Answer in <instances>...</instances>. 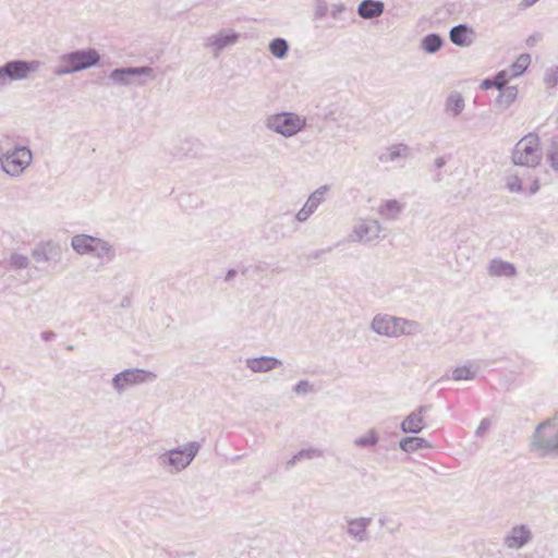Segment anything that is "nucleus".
<instances>
[{
    "label": "nucleus",
    "mask_w": 558,
    "mask_h": 558,
    "mask_svg": "<svg viewBox=\"0 0 558 558\" xmlns=\"http://www.w3.org/2000/svg\"><path fill=\"white\" fill-rule=\"evenodd\" d=\"M156 379L157 374L151 371L144 368H126L113 376L112 387L118 395H122L126 389L133 386L153 383Z\"/></svg>",
    "instance_id": "nucleus-9"
},
{
    "label": "nucleus",
    "mask_w": 558,
    "mask_h": 558,
    "mask_svg": "<svg viewBox=\"0 0 558 558\" xmlns=\"http://www.w3.org/2000/svg\"><path fill=\"white\" fill-rule=\"evenodd\" d=\"M100 56L96 49L75 50L59 57L53 73L58 76L80 72L98 64Z\"/></svg>",
    "instance_id": "nucleus-4"
},
{
    "label": "nucleus",
    "mask_w": 558,
    "mask_h": 558,
    "mask_svg": "<svg viewBox=\"0 0 558 558\" xmlns=\"http://www.w3.org/2000/svg\"><path fill=\"white\" fill-rule=\"evenodd\" d=\"M239 39L240 34L238 32L232 28H222L207 36L203 46L214 58H218L225 49L234 46Z\"/></svg>",
    "instance_id": "nucleus-12"
},
{
    "label": "nucleus",
    "mask_w": 558,
    "mask_h": 558,
    "mask_svg": "<svg viewBox=\"0 0 558 558\" xmlns=\"http://www.w3.org/2000/svg\"><path fill=\"white\" fill-rule=\"evenodd\" d=\"M518 96V88L515 86H507L501 89L500 101L506 107L510 106Z\"/></svg>",
    "instance_id": "nucleus-37"
},
{
    "label": "nucleus",
    "mask_w": 558,
    "mask_h": 558,
    "mask_svg": "<svg viewBox=\"0 0 558 558\" xmlns=\"http://www.w3.org/2000/svg\"><path fill=\"white\" fill-rule=\"evenodd\" d=\"M476 369L471 366L463 365L456 367L452 372V378L454 380H472L475 377Z\"/></svg>",
    "instance_id": "nucleus-35"
},
{
    "label": "nucleus",
    "mask_w": 558,
    "mask_h": 558,
    "mask_svg": "<svg viewBox=\"0 0 558 558\" xmlns=\"http://www.w3.org/2000/svg\"><path fill=\"white\" fill-rule=\"evenodd\" d=\"M235 275H236V271H235L234 269H230V270L227 272V275H226V277H225V280H226V281H230V280H232V279L235 277Z\"/></svg>",
    "instance_id": "nucleus-50"
},
{
    "label": "nucleus",
    "mask_w": 558,
    "mask_h": 558,
    "mask_svg": "<svg viewBox=\"0 0 558 558\" xmlns=\"http://www.w3.org/2000/svg\"><path fill=\"white\" fill-rule=\"evenodd\" d=\"M469 32L470 29L466 25H457L450 29V40L457 46H466L469 45V41L466 39V35Z\"/></svg>",
    "instance_id": "nucleus-29"
},
{
    "label": "nucleus",
    "mask_w": 558,
    "mask_h": 558,
    "mask_svg": "<svg viewBox=\"0 0 558 558\" xmlns=\"http://www.w3.org/2000/svg\"><path fill=\"white\" fill-rule=\"evenodd\" d=\"M544 82L548 88L558 84V66H551L546 71Z\"/></svg>",
    "instance_id": "nucleus-41"
},
{
    "label": "nucleus",
    "mask_w": 558,
    "mask_h": 558,
    "mask_svg": "<svg viewBox=\"0 0 558 558\" xmlns=\"http://www.w3.org/2000/svg\"><path fill=\"white\" fill-rule=\"evenodd\" d=\"M53 336H54V333H53L52 331L44 332V333L41 335L43 339H44V340H46V341H48V340H49L51 337H53Z\"/></svg>",
    "instance_id": "nucleus-51"
},
{
    "label": "nucleus",
    "mask_w": 558,
    "mask_h": 558,
    "mask_svg": "<svg viewBox=\"0 0 558 558\" xmlns=\"http://www.w3.org/2000/svg\"><path fill=\"white\" fill-rule=\"evenodd\" d=\"M506 83H507V73L505 71L498 73L497 76L495 77L494 86H496L498 89L501 90L502 88H505Z\"/></svg>",
    "instance_id": "nucleus-43"
},
{
    "label": "nucleus",
    "mask_w": 558,
    "mask_h": 558,
    "mask_svg": "<svg viewBox=\"0 0 558 558\" xmlns=\"http://www.w3.org/2000/svg\"><path fill=\"white\" fill-rule=\"evenodd\" d=\"M348 536L357 542L363 543L368 541V527L372 524V518L357 517V518H345Z\"/></svg>",
    "instance_id": "nucleus-14"
},
{
    "label": "nucleus",
    "mask_w": 558,
    "mask_h": 558,
    "mask_svg": "<svg viewBox=\"0 0 558 558\" xmlns=\"http://www.w3.org/2000/svg\"><path fill=\"white\" fill-rule=\"evenodd\" d=\"M369 329L379 337L390 339L421 332V326L417 322L387 313L375 314L369 323Z\"/></svg>",
    "instance_id": "nucleus-1"
},
{
    "label": "nucleus",
    "mask_w": 558,
    "mask_h": 558,
    "mask_svg": "<svg viewBox=\"0 0 558 558\" xmlns=\"http://www.w3.org/2000/svg\"><path fill=\"white\" fill-rule=\"evenodd\" d=\"M313 19L315 21L324 20L329 12V7L326 0H313Z\"/></svg>",
    "instance_id": "nucleus-36"
},
{
    "label": "nucleus",
    "mask_w": 558,
    "mask_h": 558,
    "mask_svg": "<svg viewBox=\"0 0 558 558\" xmlns=\"http://www.w3.org/2000/svg\"><path fill=\"white\" fill-rule=\"evenodd\" d=\"M429 410L428 405H421L402 421L400 428L407 434H417L425 427L424 415Z\"/></svg>",
    "instance_id": "nucleus-16"
},
{
    "label": "nucleus",
    "mask_w": 558,
    "mask_h": 558,
    "mask_svg": "<svg viewBox=\"0 0 558 558\" xmlns=\"http://www.w3.org/2000/svg\"><path fill=\"white\" fill-rule=\"evenodd\" d=\"M378 523L381 527H385L391 534L399 532L401 527L400 522L388 515L380 517L378 519Z\"/></svg>",
    "instance_id": "nucleus-38"
},
{
    "label": "nucleus",
    "mask_w": 558,
    "mask_h": 558,
    "mask_svg": "<svg viewBox=\"0 0 558 558\" xmlns=\"http://www.w3.org/2000/svg\"><path fill=\"white\" fill-rule=\"evenodd\" d=\"M489 426H490V421L488 418L482 420V422L480 423V425L475 432V435L483 436L487 432Z\"/></svg>",
    "instance_id": "nucleus-44"
},
{
    "label": "nucleus",
    "mask_w": 558,
    "mask_h": 558,
    "mask_svg": "<svg viewBox=\"0 0 558 558\" xmlns=\"http://www.w3.org/2000/svg\"><path fill=\"white\" fill-rule=\"evenodd\" d=\"M328 187L323 185L315 190L305 202L304 206L296 213L295 219L299 222H305L318 208V206L324 202L325 194L327 193Z\"/></svg>",
    "instance_id": "nucleus-15"
},
{
    "label": "nucleus",
    "mask_w": 558,
    "mask_h": 558,
    "mask_svg": "<svg viewBox=\"0 0 558 558\" xmlns=\"http://www.w3.org/2000/svg\"><path fill=\"white\" fill-rule=\"evenodd\" d=\"M60 255V248L58 244L53 242H46L39 244L32 251V256L37 263H47L56 259Z\"/></svg>",
    "instance_id": "nucleus-19"
},
{
    "label": "nucleus",
    "mask_w": 558,
    "mask_h": 558,
    "mask_svg": "<svg viewBox=\"0 0 558 558\" xmlns=\"http://www.w3.org/2000/svg\"><path fill=\"white\" fill-rule=\"evenodd\" d=\"M385 5L378 0H363L357 7V14L364 20H372L384 13Z\"/></svg>",
    "instance_id": "nucleus-20"
},
{
    "label": "nucleus",
    "mask_w": 558,
    "mask_h": 558,
    "mask_svg": "<svg viewBox=\"0 0 558 558\" xmlns=\"http://www.w3.org/2000/svg\"><path fill=\"white\" fill-rule=\"evenodd\" d=\"M282 362L275 356H257L245 360V366L253 373H267L281 365Z\"/></svg>",
    "instance_id": "nucleus-17"
},
{
    "label": "nucleus",
    "mask_w": 558,
    "mask_h": 558,
    "mask_svg": "<svg viewBox=\"0 0 558 558\" xmlns=\"http://www.w3.org/2000/svg\"><path fill=\"white\" fill-rule=\"evenodd\" d=\"M92 256L110 262L114 257V248L108 241L95 236Z\"/></svg>",
    "instance_id": "nucleus-23"
},
{
    "label": "nucleus",
    "mask_w": 558,
    "mask_h": 558,
    "mask_svg": "<svg viewBox=\"0 0 558 558\" xmlns=\"http://www.w3.org/2000/svg\"><path fill=\"white\" fill-rule=\"evenodd\" d=\"M404 209V204L397 199L381 201L377 207V214L386 221L399 219Z\"/></svg>",
    "instance_id": "nucleus-18"
},
{
    "label": "nucleus",
    "mask_w": 558,
    "mask_h": 558,
    "mask_svg": "<svg viewBox=\"0 0 558 558\" xmlns=\"http://www.w3.org/2000/svg\"><path fill=\"white\" fill-rule=\"evenodd\" d=\"M488 272L494 277H513L515 276V267L511 263L494 259L489 264Z\"/></svg>",
    "instance_id": "nucleus-24"
},
{
    "label": "nucleus",
    "mask_w": 558,
    "mask_h": 558,
    "mask_svg": "<svg viewBox=\"0 0 558 558\" xmlns=\"http://www.w3.org/2000/svg\"><path fill=\"white\" fill-rule=\"evenodd\" d=\"M328 14L333 21L342 22L345 20L347 14H352V10L343 2H336L330 4Z\"/></svg>",
    "instance_id": "nucleus-30"
},
{
    "label": "nucleus",
    "mask_w": 558,
    "mask_h": 558,
    "mask_svg": "<svg viewBox=\"0 0 558 558\" xmlns=\"http://www.w3.org/2000/svg\"><path fill=\"white\" fill-rule=\"evenodd\" d=\"M298 395H306L313 391V385L308 380H300L293 388Z\"/></svg>",
    "instance_id": "nucleus-42"
},
{
    "label": "nucleus",
    "mask_w": 558,
    "mask_h": 558,
    "mask_svg": "<svg viewBox=\"0 0 558 558\" xmlns=\"http://www.w3.org/2000/svg\"><path fill=\"white\" fill-rule=\"evenodd\" d=\"M399 447L400 449H402L403 451L405 452H414L418 449H424V448H432L433 446L430 445V442L424 438H421V437H405V438H402L399 442Z\"/></svg>",
    "instance_id": "nucleus-27"
},
{
    "label": "nucleus",
    "mask_w": 558,
    "mask_h": 558,
    "mask_svg": "<svg viewBox=\"0 0 558 558\" xmlns=\"http://www.w3.org/2000/svg\"><path fill=\"white\" fill-rule=\"evenodd\" d=\"M301 461V458H296V453L290 459L287 461V468L290 469L292 466L295 465L296 462Z\"/></svg>",
    "instance_id": "nucleus-47"
},
{
    "label": "nucleus",
    "mask_w": 558,
    "mask_h": 558,
    "mask_svg": "<svg viewBox=\"0 0 558 558\" xmlns=\"http://www.w3.org/2000/svg\"><path fill=\"white\" fill-rule=\"evenodd\" d=\"M143 77L154 80L156 77L154 69L150 66L121 68L114 69L109 74V80L120 86H129L135 83L144 85L146 81L142 80Z\"/></svg>",
    "instance_id": "nucleus-11"
},
{
    "label": "nucleus",
    "mask_w": 558,
    "mask_h": 558,
    "mask_svg": "<svg viewBox=\"0 0 558 558\" xmlns=\"http://www.w3.org/2000/svg\"><path fill=\"white\" fill-rule=\"evenodd\" d=\"M378 442V435L375 429H369L364 436L354 439L356 447H374Z\"/></svg>",
    "instance_id": "nucleus-33"
},
{
    "label": "nucleus",
    "mask_w": 558,
    "mask_h": 558,
    "mask_svg": "<svg viewBox=\"0 0 558 558\" xmlns=\"http://www.w3.org/2000/svg\"><path fill=\"white\" fill-rule=\"evenodd\" d=\"M547 159L550 163V167L558 171V142L554 141L550 144V147L547 151Z\"/></svg>",
    "instance_id": "nucleus-40"
},
{
    "label": "nucleus",
    "mask_w": 558,
    "mask_h": 558,
    "mask_svg": "<svg viewBox=\"0 0 558 558\" xmlns=\"http://www.w3.org/2000/svg\"><path fill=\"white\" fill-rule=\"evenodd\" d=\"M465 108V100L461 93L451 92L445 101V112L451 117H459Z\"/></svg>",
    "instance_id": "nucleus-21"
},
{
    "label": "nucleus",
    "mask_w": 558,
    "mask_h": 558,
    "mask_svg": "<svg viewBox=\"0 0 558 558\" xmlns=\"http://www.w3.org/2000/svg\"><path fill=\"white\" fill-rule=\"evenodd\" d=\"M95 236L88 234H76L71 240L72 248L80 255H92Z\"/></svg>",
    "instance_id": "nucleus-22"
},
{
    "label": "nucleus",
    "mask_w": 558,
    "mask_h": 558,
    "mask_svg": "<svg viewBox=\"0 0 558 558\" xmlns=\"http://www.w3.org/2000/svg\"><path fill=\"white\" fill-rule=\"evenodd\" d=\"M43 63L38 60H13L0 65V88L7 87L13 81H23L31 73L40 70Z\"/></svg>",
    "instance_id": "nucleus-7"
},
{
    "label": "nucleus",
    "mask_w": 558,
    "mask_h": 558,
    "mask_svg": "<svg viewBox=\"0 0 558 558\" xmlns=\"http://www.w3.org/2000/svg\"><path fill=\"white\" fill-rule=\"evenodd\" d=\"M201 444L189 441L183 446L165 451L158 457L159 465L170 474L185 470L199 452Z\"/></svg>",
    "instance_id": "nucleus-2"
},
{
    "label": "nucleus",
    "mask_w": 558,
    "mask_h": 558,
    "mask_svg": "<svg viewBox=\"0 0 558 558\" xmlns=\"http://www.w3.org/2000/svg\"><path fill=\"white\" fill-rule=\"evenodd\" d=\"M434 163L436 168L440 169L446 165V159L444 157H437Z\"/></svg>",
    "instance_id": "nucleus-48"
},
{
    "label": "nucleus",
    "mask_w": 558,
    "mask_h": 558,
    "mask_svg": "<svg viewBox=\"0 0 558 558\" xmlns=\"http://www.w3.org/2000/svg\"><path fill=\"white\" fill-rule=\"evenodd\" d=\"M537 1L538 0H522L520 3V7L523 9H527V8H531L532 5H534Z\"/></svg>",
    "instance_id": "nucleus-46"
},
{
    "label": "nucleus",
    "mask_w": 558,
    "mask_h": 558,
    "mask_svg": "<svg viewBox=\"0 0 558 558\" xmlns=\"http://www.w3.org/2000/svg\"><path fill=\"white\" fill-rule=\"evenodd\" d=\"M532 447L542 456H558V424L549 420L541 423L533 435Z\"/></svg>",
    "instance_id": "nucleus-6"
},
{
    "label": "nucleus",
    "mask_w": 558,
    "mask_h": 558,
    "mask_svg": "<svg viewBox=\"0 0 558 558\" xmlns=\"http://www.w3.org/2000/svg\"><path fill=\"white\" fill-rule=\"evenodd\" d=\"M534 534L529 524L512 525L502 537V545L510 550H520L533 541Z\"/></svg>",
    "instance_id": "nucleus-13"
},
{
    "label": "nucleus",
    "mask_w": 558,
    "mask_h": 558,
    "mask_svg": "<svg viewBox=\"0 0 558 558\" xmlns=\"http://www.w3.org/2000/svg\"><path fill=\"white\" fill-rule=\"evenodd\" d=\"M288 49V43L282 38H276L269 44L270 52L279 59H282L287 56Z\"/></svg>",
    "instance_id": "nucleus-32"
},
{
    "label": "nucleus",
    "mask_w": 558,
    "mask_h": 558,
    "mask_svg": "<svg viewBox=\"0 0 558 558\" xmlns=\"http://www.w3.org/2000/svg\"><path fill=\"white\" fill-rule=\"evenodd\" d=\"M32 161V150L26 146H16L0 157L1 169L11 177H20Z\"/></svg>",
    "instance_id": "nucleus-8"
},
{
    "label": "nucleus",
    "mask_w": 558,
    "mask_h": 558,
    "mask_svg": "<svg viewBox=\"0 0 558 558\" xmlns=\"http://www.w3.org/2000/svg\"><path fill=\"white\" fill-rule=\"evenodd\" d=\"M410 156V148L405 144H397L387 148L380 156V160L385 162H393L399 158H408Z\"/></svg>",
    "instance_id": "nucleus-26"
},
{
    "label": "nucleus",
    "mask_w": 558,
    "mask_h": 558,
    "mask_svg": "<svg viewBox=\"0 0 558 558\" xmlns=\"http://www.w3.org/2000/svg\"><path fill=\"white\" fill-rule=\"evenodd\" d=\"M322 457H324V450L314 447L302 449L296 453V458H301V460H313Z\"/></svg>",
    "instance_id": "nucleus-39"
},
{
    "label": "nucleus",
    "mask_w": 558,
    "mask_h": 558,
    "mask_svg": "<svg viewBox=\"0 0 558 558\" xmlns=\"http://www.w3.org/2000/svg\"><path fill=\"white\" fill-rule=\"evenodd\" d=\"M539 190V180L537 178L533 179L532 185L529 189V194L533 195L537 193Z\"/></svg>",
    "instance_id": "nucleus-45"
},
{
    "label": "nucleus",
    "mask_w": 558,
    "mask_h": 558,
    "mask_svg": "<svg viewBox=\"0 0 558 558\" xmlns=\"http://www.w3.org/2000/svg\"><path fill=\"white\" fill-rule=\"evenodd\" d=\"M264 123L268 131L290 138L306 129L307 119L293 111H282L267 116Z\"/></svg>",
    "instance_id": "nucleus-3"
},
{
    "label": "nucleus",
    "mask_w": 558,
    "mask_h": 558,
    "mask_svg": "<svg viewBox=\"0 0 558 558\" xmlns=\"http://www.w3.org/2000/svg\"><path fill=\"white\" fill-rule=\"evenodd\" d=\"M29 263V258L21 253H12L9 258V265L14 270L26 269Z\"/></svg>",
    "instance_id": "nucleus-34"
},
{
    "label": "nucleus",
    "mask_w": 558,
    "mask_h": 558,
    "mask_svg": "<svg viewBox=\"0 0 558 558\" xmlns=\"http://www.w3.org/2000/svg\"><path fill=\"white\" fill-rule=\"evenodd\" d=\"M384 228L377 219L359 218L354 221L349 240L354 243H372L381 238Z\"/></svg>",
    "instance_id": "nucleus-10"
},
{
    "label": "nucleus",
    "mask_w": 558,
    "mask_h": 558,
    "mask_svg": "<svg viewBox=\"0 0 558 558\" xmlns=\"http://www.w3.org/2000/svg\"><path fill=\"white\" fill-rule=\"evenodd\" d=\"M442 45L444 40L438 34H428L422 38L420 47L427 53H435Z\"/></svg>",
    "instance_id": "nucleus-28"
},
{
    "label": "nucleus",
    "mask_w": 558,
    "mask_h": 558,
    "mask_svg": "<svg viewBox=\"0 0 558 558\" xmlns=\"http://www.w3.org/2000/svg\"><path fill=\"white\" fill-rule=\"evenodd\" d=\"M524 173L518 170H509L505 175V184L510 193L523 192Z\"/></svg>",
    "instance_id": "nucleus-25"
},
{
    "label": "nucleus",
    "mask_w": 558,
    "mask_h": 558,
    "mask_svg": "<svg viewBox=\"0 0 558 558\" xmlns=\"http://www.w3.org/2000/svg\"><path fill=\"white\" fill-rule=\"evenodd\" d=\"M543 158L539 137L535 133H529L514 146L511 160L515 166L536 168Z\"/></svg>",
    "instance_id": "nucleus-5"
},
{
    "label": "nucleus",
    "mask_w": 558,
    "mask_h": 558,
    "mask_svg": "<svg viewBox=\"0 0 558 558\" xmlns=\"http://www.w3.org/2000/svg\"><path fill=\"white\" fill-rule=\"evenodd\" d=\"M531 63V57L527 53L520 54L514 63L511 65L510 71L511 77H518L525 72Z\"/></svg>",
    "instance_id": "nucleus-31"
},
{
    "label": "nucleus",
    "mask_w": 558,
    "mask_h": 558,
    "mask_svg": "<svg viewBox=\"0 0 558 558\" xmlns=\"http://www.w3.org/2000/svg\"><path fill=\"white\" fill-rule=\"evenodd\" d=\"M492 86H494V81H490V80H485L481 84L482 89H488Z\"/></svg>",
    "instance_id": "nucleus-49"
}]
</instances>
